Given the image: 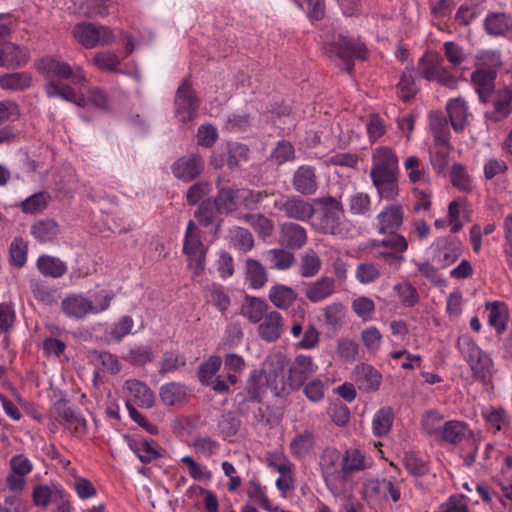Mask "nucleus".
I'll return each instance as SVG.
<instances>
[{
	"label": "nucleus",
	"mask_w": 512,
	"mask_h": 512,
	"mask_svg": "<svg viewBox=\"0 0 512 512\" xmlns=\"http://www.w3.org/2000/svg\"><path fill=\"white\" fill-rule=\"evenodd\" d=\"M33 501L36 506H47L56 503L62 512L68 509V494L57 485H38L33 490Z\"/></svg>",
	"instance_id": "a211bd4d"
},
{
	"label": "nucleus",
	"mask_w": 512,
	"mask_h": 512,
	"mask_svg": "<svg viewBox=\"0 0 512 512\" xmlns=\"http://www.w3.org/2000/svg\"><path fill=\"white\" fill-rule=\"evenodd\" d=\"M368 468L365 463V456L358 449L347 450L343 456L342 476L344 478V492L347 489L349 478L356 472Z\"/></svg>",
	"instance_id": "7c9ffc66"
},
{
	"label": "nucleus",
	"mask_w": 512,
	"mask_h": 512,
	"mask_svg": "<svg viewBox=\"0 0 512 512\" xmlns=\"http://www.w3.org/2000/svg\"><path fill=\"white\" fill-rule=\"evenodd\" d=\"M159 397L165 406L181 405L187 397V387L179 382H169L160 387Z\"/></svg>",
	"instance_id": "2f4dec72"
},
{
	"label": "nucleus",
	"mask_w": 512,
	"mask_h": 512,
	"mask_svg": "<svg viewBox=\"0 0 512 512\" xmlns=\"http://www.w3.org/2000/svg\"><path fill=\"white\" fill-rule=\"evenodd\" d=\"M446 109L454 130H463L471 117L467 102L463 98H455L447 103Z\"/></svg>",
	"instance_id": "c85d7f7f"
},
{
	"label": "nucleus",
	"mask_w": 512,
	"mask_h": 512,
	"mask_svg": "<svg viewBox=\"0 0 512 512\" xmlns=\"http://www.w3.org/2000/svg\"><path fill=\"white\" fill-rule=\"evenodd\" d=\"M199 101L196 98L189 80L184 79L175 96V114L180 122L188 123L197 115Z\"/></svg>",
	"instance_id": "ddd939ff"
},
{
	"label": "nucleus",
	"mask_w": 512,
	"mask_h": 512,
	"mask_svg": "<svg viewBox=\"0 0 512 512\" xmlns=\"http://www.w3.org/2000/svg\"><path fill=\"white\" fill-rule=\"evenodd\" d=\"M203 158L196 154L177 159L171 166L172 174L183 182H190L200 176L204 170Z\"/></svg>",
	"instance_id": "dca6fc26"
},
{
	"label": "nucleus",
	"mask_w": 512,
	"mask_h": 512,
	"mask_svg": "<svg viewBox=\"0 0 512 512\" xmlns=\"http://www.w3.org/2000/svg\"><path fill=\"white\" fill-rule=\"evenodd\" d=\"M266 464L270 469L277 471L280 475L292 474L293 463L281 452L274 451L267 454Z\"/></svg>",
	"instance_id": "680f3d73"
},
{
	"label": "nucleus",
	"mask_w": 512,
	"mask_h": 512,
	"mask_svg": "<svg viewBox=\"0 0 512 512\" xmlns=\"http://www.w3.org/2000/svg\"><path fill=\"white\" fill-rule=\"evenodd\" d=\"M324 322L328 327L338 329L344 322L346 309L341 302H333L322 308Z\"/></svg>",
	"instance_id": "5fc2aeb1"
},
{
	"label": "nucleus",
	"mask_w": 512,
	"mask_h": 512,
	"mask_svg": "<svg viewBox=\"0 0 512 512\" xmlns=\"http://www.w3.org/2000/svg\"><path fill=\"white\" fill-rule=\"evenodd\" d=\"M318 370L312 356L298 354L289 365L288 383L292 389H299Z\"/></svg>",
	"instance_id": "4468645a"
},
{
	"label": "nucleus",
	"mask_w": 512,
	"mask_h": 512,
	"mask_svg": "<svg viewBox=\"0 0 512 512\" xmlns=\"http://www.w3.org/2000/svg\"><path fill=\"white\" fill-rule=\"evenodd\" d=\"M477 68L471 75L476 91L482 101H486L494 87L496 70L501 65L500 54L496 51H484L477 57Z\"/></svg>",
	"instance_id": "39448f33"
},
{
	"label": "nucleus",
	"mask_w": 512,
	"mask_h": 512,
	"mask_svg": "<svg viewBox=\"0 0 512 512\" xmlns=\"http://www.w3.org/2000/svg\"><path fill=\"white\" fill-rule=\"evenodd\" d=\"M44 90L49 98H61L67 102L74 103L79 107L93 105L98 108H105L108 103L107 95L101 89L92 88L85 96L60 80H49L45 84Z\"/></svg>",
	"instance_id": "20e7f679"
},
{
	"label": "nucleus",
	"mask_w": 512,
	"mask_h": 512,
	"mask_svg": "<svg viewBox=\"0 0 512 512\" xmlns=\"http://www.w3.org/2000/svg\"><path fill=\"white\" fill-rule=\"evenodd\" d=\"M32 84V77L27 72L7 73L0 76V87L3 90L22 91Z\"/></svg>",
	"instance_id": "58836bf2"
},
{
	"label": "nucleus",
	"mask_w": 512,
	"mask_h": 512,
	"mask_svg": "<svg viewBox=\"0 0 512 512\" xmlns=\"http://www.w3.org/2000/svg\"><path fill=\"white\" fill-rule=\"evenodd\" d=\"M394 421V412L391 407L379 409L372 419V431L374 436L383 437L389 433Z\"/></svg>",
	"instance_id": "ea45409f"
},
{
	"label": "nucleus",
	"mask_w": 512,
	"mask_h": 512,
	"mask_svg": "<svg viewBox=\"0 0 512 512\" xmlns=\"http://www.w3.org/2000/svg\"><path fill=\"white\" fill-rule=\"evenodd\" d=\"M321 265L322 263L317 253L309 249L301 255L299 274L305 278L314 277L321 270Z\"/></svg>",
	"instance_id": "603ef678"
},
{
	"label": "nucleus",
	"mask_w": 512,
	"mask_h": 512,
	"mask_svg": "<svg viewBox=\"0 0 512 512\" xmlns=\"http://www.w3.org/2000/svg\"><path fill=\"white\" fill-rule=\"evenodd\" d=\"M268 296L272 304L282 310L288 309L297 299L296 291L283 284L272 286Z\"/></svg>",
	"instance_id": "72a5a7b5"
},
{
	"label": "nucleus",
	"mask_w": 512,
	"mask_h": 512,
	"mask_svg": "<svg viewBox=\"0 0 512 512\" xmlns=\"http://www.w3.org/2000/svg\"><path fill=\"white\" fill-rule=\"evenodd\" d=\"M284 329L285 319L282 314L276 310H271L259 322L257 333L264 342L273 343L282 337Z\"/></svg>",
	"instance_id": "f3484780"
},
{
	"label": "nucleus",
	"mask_w": 512,
	"mask_h": 512,
	"mask_svg": "<svg viewBox=\"0 0 512 512\" xmlns=\"http://www.w3.org/2000/svg\"><path fill=\"white\" fill-rule=\"evenodd\" d=\"M401 485L402 480L395 477L368 479L363 484L362 496L368 503H397L401 499Z\"/></svg>",
	"instance_id": "0eeeda50"
},
{
	"label": "nucleus",
	"mask_w": 512,
	"mask_h": 512,
	"mask_svg": "<svg viewBox=\"0 0 512 512\" xmlns=\"http://www.w3.org/2000/svg\"><path fill=\"white\" fill-rule=\"evenodd\" d=\"M114 299V293L99 290L92 294L71 293L61 301L63 314L74 320H84L90 315H98L107 311Z\"/></svg>",
	"instance_id": "f03ea898"
},
{
	"label": "nucleus",
	"mask_w": 512,
	"mask_h": 512,
	"mask_svg": "<svg viewBox=\"0 0 512 512\" xmlns=\"http://www.w3.org/2000/svg\"><path fill=\"white\" fill-rule=\"evenodd\" d=\"M484 24L488 34L500 36L512 29V18L505 13H491L487 15Z\"/></svg>",
	"instance_id": "e433bc0d"
},
{
	"label": "nucleus",
	"mask_w": 512,
	"mask_h": 512,
	"mask_svg": "<svg viewBox=\"0 0 512 512\" xmlns=\"http://www.w3.org/2000/svg\"><path fill=\"white\" fill-rule=\"evenodd\" d=\"M91 63L102 72H117L121 65V59L113 51L101 50L94 53Z\"/></svg>",
	"instance_id": "79ce46f5"
},
{
	"label": "nucleus",
	"mask_w": 512,
	"mask_h": 512,
	"mask_svg": "<svg viewBox=\"0 0 512 512\" xmlns=\"http://www.w3.org/2000/svg\"><path fill=\"white\" fill-rule=\"evenodd\" d=\"M481 417L486 427L493 434L506 433L511 425V420L506 410L501 406H486L481 409Z\"/></svg>",
	"instance_id": "aec40b11"
},
{
	"label": "nucleus",
	"mask_w": 512,
	"mask_h": 512,
	"mask_svg": "<svg viewBox=\"0 0 512 512\" xmlns=\"http://www.w3.org/2000/svg\"><path fill=\"white\" fill-rule=\"evenodd\" d=\"M37 70L47 78L72 79V83L79 88L87 83L86 74L81 66L72 67L59 58H42L37 63Z\"/></svg>",
	"instance_id": "1a4fd4ad"
},
{
	"label": "nucleus",
	"mask_w": 512,
	"mask_h": 512,
	"mask_svg": "<svg viewBox=\"0 0 512 512\" xmlns=\"http://www.w3.org/2000/svg\"><path fill=\"white\" fill-rule=\"evenodd\" d=\"M418 70L420 75L428 81H436L451 89L457 86V77L444 66L443 60L437 55L424 53L418 61Z\"/></svg>",
	"instance_id": "9d476101"
},
{
	"label": "nucleus",
	"mask_w": 512,
	"mask_h": 512,
	"mask_svg": "<svg viewBox=\"0 0 512 512\" xmlns=\"http://www.w3.org/2000/svg\"><path fill=\"white\" fill-rule=\"evenodd\" d=\"M315 446V435L312 431L304 430L294 436L289 448L291 454L297 459L305 458Z\"/></svg>",
	"instance_id": "473e14b6"
},
{
	"label": "nucleus",
	"mask_w": 512,
	"mask_h": 512,
	"mask_svg": "<svg viewBox=\"0 0 512 512\" xmlns=\"http://www.w3.org/2000/svg\"><path fill=\"white\" fill-rule=\"evenodd\" d=\"M370 178L380 200L395 201L399 195L398 158L394 151L379 146L372 152Z\"/></svg>",
	"instance_id": "f257e3e1"
},
{
	"label": "nucleus",
	"mask_w": 512,
	"mask_h": 512,
	"mask_svg": "<svg viewBox=\"0 0 512 512\" xmlns=\"http://www.w3.org/2000/svg\"><path fill=\"white\" fill-rule=\"evenodd\" d=\"M28 246L22 238H15L9 248V260L12 265L22 268L27 262Z\"/></svg>",
	"instance_id": "052dcab7"
},
{
	"label": "nucleus",
	"mask_w": 512,
	"mask_h": 512,
	"mask_svg": "<svg viewBox=\"0 0 512 512\" xmlns=\"http://www.w3.org/2000/svg\"><path fill=\"white\" fill-rule=\"evenodd\" d=\"M239 188L235 186H224L219 188L213 203L217 213H230L240 206L238 198Z\"/></svg>",
	"instance_id": "bb28decb"
},
{
	"label": "nucleus",
	"mask_w": 512,
	"mask_h": 512,
	"mask_svg": "<svg viewBox=\"0 0 512 512\" xmlns=\"http://www.w3.org/2000/svg\"><path fill=\"white\" fill-rule=\"evenodd\" d=\"M185 364L186 359L182 354L177 351H167L163 354L159 373L161 375H166L184 367Z\"/></svg>",
	"instance_id": "bf43d9fd"
},
{
	"label": "nucleus",
	"mask_w": 512,
	"mask_h": 512,
	"mask_svg": "<svg viewBox=\"0 0 512 512\" xmlns=\"http://www.w3.org/2000/svg\"><path fill=\"white\" fill-rule=\"evenodd\" d=\"M229 239L231 245L242 252H248L254 246V240L251 233L241 227H233L230 229Z\"/></svg>",
	"instance_id": "4d7b16f0"
},
{
	"label": "nucleus",
	"mask_w": 512,
	"mask_h": 512,
	"mask_svg": "<svg viewBox=\"0 0 512 512\" xmlns=\"http://www.w3.org/2000/svg\"><path fill=\"white\" fill-rule=\"evenodd\" d=\"M247 496L255 504L269 512L273 505L267 495V487L262 485L258 480L252 479L247 486Z\"/></svg>",
	"instance_id": "3c124183"
},
{
	"label": "nucleus",
	"mask_w": 512,
	"mask_h": 512,
	"mask_svg": "<svg viewBox=\"0 0 512 512\" xmlns=\"http://www.w3.org/2000/svg\"><path fill=\"white\" fill-rule=\"evenodd\" d=\"M353 374L357 387L365 392L378 390L382 381V375L369 364L356 365Z\"/></svg>",
	"instance_id": "412c9836"
},
{
	"label": "nucleus",
	"mask_w": 512,
	"mask_h": 512,
	"mask_svg": "<svg viewBox=\"0 0 512 512\" xmlns=\"http://www.w3.org/2000/svg\"><path fill=\"white\" fill-rule=\"evenodd\" d=\"M247 280L254 289L262 288L267 282V274L262 264L254 259L246 261Z\"/></svg>",
	"instance_id": "6e6d98bb"
},
{
	"label": "nucleus",
	"mask_w": 512,
	"mask_h": 512,
	"mask_svg": "<svg viewBox=\"0 0 512 512\" xmlns=\"http://www.w3.org/2000/svg\"><path fill=\"white\" fill-rule=\"evenodd\" d=\"M457 348L467 363L472 362L483 350L468 335H461L457 340Z\"/></svg>",
	"instance_id": "338daca9"
},
{
	"label": "nucleus",
	"mask_w": 512,
	"mask_h": 512,
	"mask_svg": "<svg viewBox=\"0 0 512 512\" xmlns=\"http://www.w3.org/2000/svg\"><path fill=\"white\" fill-rule=\"evenodd\" d=\"M489 311L488 323L498 334H502L507 327L508 312L505 305L501 302H492L487 304Z\"/></svg>",
	"instance_id": "c03bdc74"
},
{
	"label": "nucleus",
	"mask_w": 512,
	"mask_h": 512,
	"mask_svg": "<svg viewBox=\"0 0 512 512\" xmlns=\"http://www.w3.org/2000/svg\"><path fill=\"white\" fill-rule=\"evenodd\" d=\"M317 202L321 207L312 220L313 229L318 233L339 239L347 238L350 228L342 203L331 196L318 199Z\"/></svg>",
	"instance_id": "7ed1b4c3"
},
{
	"label": "nucleus",
	"mask_w": 512,
	"mask_h": 512,
	"mask_svg": "<svg viewBox=\"0 0 512 512\" xmlns=\"http://www.w3.org/2000/svg\"><path fill=\"white\" fill-rule=\"evenodd\" d=\"M267 303L257 297H247L241 307L242 315L251 323H259L268 313Z\"/></svg>",
	"instance_id": "c9c22d12"
},
{
	"label": "nucleus",
	"mask_w": 512,
	"mask_h": 512,
	"mask_svg": "<svg viewBox=\"0 0 512 512\" xmlns=\"http://www.w3.org/2000/svg\"><path fill=\"white\" fill-rule=\"evenodd\" d=\"M444 417L436 410L426 411L421 419V426L423 431L431 437H440Z\"/></svg>",
	"instance_id": "864d4df0"
},
{
	"label": "nucleus",
	"mask_w": 512,
	"mask_h": 512,
	"mask_svg": "<svg viewBox=\"0 0 512 512\" xmlns=\"http://www.w3.org/2000/svg\"><path fill=\"white\" fill-rule=\"evenodd\" d=\"M30 58L29 51L13 43H8L0 49L1 67L15 69L25 66Z\"/></svg>",
	"instance_id": "b1692460"
},
{
	"label": "nucleus",
	"mask_w": 512,
	"mask_h": 512,
	"mask_svg": "<svg viewBox=\"0 0 512 512\" xmlns=\"http://www.w3.org/2000/svg\"><path fill=\"white\" fill-rule=\"evenodd\" d=\"M351 308L362 321L367 322L373 319L375 303L371 298L366 296L357 297L352 301Z\"/></svg>",
	"instance_id": "e2e57ef3"
},
{
	"label": "nucleus",
	"mask_w": 512,
	"mask_h": 512,
	"mask_svg": "<svg viewBox=\"0 0 512 512\" xmlns=\"http://www.w3.org/2000/svg\"><path fill=\"white\" fill-rule=\"evenodd\" d=\"M418 91V86L414 77V69L412 67L406 68L397 85V93L401 100L409 101Z\"/></svg>",
	"instance_id": "de8ad7c7"
},
{
	"label": "nucleus",
	"mask_w": 512,
	"mask_h": 512,
	"mask_svg": "<svg viewBox=\"0 0 512 512\" xmlns=\"http://www.w3.org/2000/svg\"><path fill=\"white\" fill-rule=\"evenodd\" d=\"M403 463L408 473L416 477L423 476L429 471L427 463L413 452L405 454Z\"/></svg>",
	"instance_id": "774afa93"
},
{
	"label": "nucleus",
	"mask_w": 512,
	"mask_h": 512,
	"mask_svg": "<svg viewBox=\"0 0 512 512\" xmlns=\"http://www.w3.org/2000/svg\"><path fill=\"white\" fill-rule=\"evenodd\" d=\"M308 240L306 229L294 222H287L281 226V241L292 249H300Z\"/></svg>",
	"instance_id": "cd10ccee"
},
{
	"label": "nucleus",
	"mask_w": 512,
	"mask_h": 512,
	"mask_svg": "<svg viewBox=\"0 0 512 512\" xmlns=\"http://www.w3.org/2000/svg\"><path fill=\"white\" fill-rule=\"evenodd\" d=\"M72 35L75 41L86 49L110 46L116 40L110 27L92 22L77 23L72 28Z\"/></svg>",
	"instance_id": "423d86ee"
},
{
	"label": "nucleus",
	"mask_w": 512,
	"mask_h": 512,
	"mask_svg": "<svg viewBox=\"0 0 512 512\" xmlns=\"http://www.w3.org/2000/svg\"><path fill=\"white\" fill-rule=\"evenodd\" d=\"M31 234L40 243L53 242L58 238L60 228L54 220H40L31 226Z\"/></svg>",
	"instance_id": "f704fd0d"
},
{
	"label": "nucleus",
	"mask_w": 512,
	"mask_h": 512,
	"mask_svg": "<svg viewBox=\"0 0 512 512\" xmlns=\"http://www.w3.org/2000/svg\"><path fill=\"white\" fill-rule=\"evenodd\" d=\"M499 90L493 99V108L485 113V117L493 122L506 119L512 111L511 102Z\"/></svg>",
	"instance_id": "49530a36"
},
{
	"label": "nucleus",
	"mask_w": 512,
	"mask_h": 512,
	"mask_svg": "<svg viewBox=\"0 0 512 512\" xmlns=\"http://www.w3.org/2000/svg\"><path fill=\"white\" fill-rule=\"evenodd\" d=\"M51 200V196L48 192L41 191L34 193L33 195L24 199L18 207L24 214H39L42 213L47 207Z\"/></svg>",
	"instance_id": "4c0bfd02"
},
{
	"label": "nucleus",
	"mask_w": 512,
	"mask_h": 512,
	"mask_svg": "<svg viewBox=\"0 0 512 512\" xmlns=\"http://www.w3.org/2000/svg\"><path fill=\"white\" fill-rule=\"evenodd\" d=\"M128 445L142 463H150L160 456L152 441L129 440Z\"/></svg>",
	"instance_id": "8fccbe9b"
},
{
	"label": "nucleus",
	"mask_w": 512,
	"mask_h": 512,
	"mask_svg": "<svg viewBox=\"0 0 512 512\" xmlns=\"http://www.w3.org/2000/svg\"><path fill=\"white\" fill-rule=\"evenodd\" d=\"M293 186L303 195H312L317 190L315 168L307 165L300 166L294 173Z\"/></svg>",
	"instance_id": "a878e982"
},
{
	"label": "nucleus",
	"mask_w": 512,
	"mask_h": 512,
	"mask_svg": "<svg viewBox=\"0 0 512 512\" xmlns=\"http://www.w3.org/2000/svg\"><path fill=\"white\" fill-rule=\"evenodd\" d=\"M403 223L404 207L397 202L385 205L376 216V230L381 235L397 232Z\"/></svg>",
	"instance_id": "2eb2a0df"
},
{
	"label": "nucleus",
	"mask_w": 512,
	"mask_h": 512,
	"mask_svg": "<svg viewBox=\"0 0 512 512\" xmlns=\"http://www.w3.org/2000/svg\"><path fill=\"white\" fill-rule=\"evenodd\" d=\"M226 151L228 154L226 163L230 170L238 169L243 163L247 162L249 159V149L244 144L237 142H229L227 143Z\"/></svg>",
	"instance_id": "09e8293b"
},
{
	"label": "nucleus",
	"mask_w": 512,
	"mask_h": 512,
	"mask_svg": "<svg viewBox=\"0 0 512 512\" xmlns=\"http://www.w3.org/2000/svg\"><path fill=\"white\" fill-rule=\"evenodd\" d=\"M247 394L251 400L259 401L265 392L264 371L253 370L247 383Z\"/></svg>",
	"instance_id": "0e129e2a"
},
{
	"label": "nucleus",
	"mask_w": 512,
	"mask_h": 512,
	"mask_svg": "<svg viewBox=\"0 0 512 512\" xmlns=\"http://www.w3.org/2000/svg\"><path fill=\"white\" fill-rule=\"evenodd\" d=\"M183 253L188 258L189 267L200 274L205 268L207 248L201 241V232L193 221H189L186 228Z\"/></svg>",
	"instance_id": "f8f14e48"
},
{
	"label": "nucleus",
	"mask_w": 512,
	"mask_h": 512,
	"mask_svg": "<svg viewBox=\"0 0 512 512\" xmlns=\"http://www.w3.org/2000/svg\"><path fill=\"white\" fill-rule=\"evenodd\" d=\"M281 210L288 218L299 221H307L315 214L312 202L300 198L299 196H291L283 203Z\"/></svg>",
	"instance_id": "4be33fe9"
},
{
	"label": "nucleus",
	"mask_w": 512,
	"mask_h": 512,
	"mask_svg": "<svg viewBox=\"0 0 512 512\" xmlns=\"http://www.w3.org/2000/svg\"><path fill=\"white\" fill-rule=\"evenodd\" d=\"M221 364V358L216 355L211 356L207 361L202 363L198 370L200 382L206 386L212 385L214 376L220 370Z\"/></svg>",
	"instance_id": "13d9d810"
},
{
	"label": "nucleus",
	"mask_w": 512,
	"mask_h": 512,
	"mask_svg": "<svg viewBox=\"0 0 512 512\" xmlns=\"http://www.w3.org/2000/svg\"><path fill=\"white\" fill-rule=\"evenodd\" d=\"M432 262L441 269L454 264L463 252L462 242L454 236L436 238L428 248Z\"/></svg>",
	"instance_id": "9b49d317"
},
{
	"label": "nucleus",
	"mask_w": 512,
	"mask_h": 512,
	"mask_svg": "<svg viewBox=\"0 0 512 512\" xmlns=\"http://www.w3.org/2000/svg\"><path fill=\"white\" fill-rule=\"evenodd\" d=\"M343 456L335 448H327L320 457V467L327 489L335 497L344 494V478L342 476Z\"/></svg>",
	"instance_id": "6e6552de"
},
{
	"label": "nucleus",
	"mask_w": 512,
	"mask_h": 512,
	"mask_svg": "<svg viewBox=\"0 0 512 512\" xmlns=\"http://www.w3.org/2000/svg\"><path fill=\"white\" fill-rule=\"evenodd\" d=\"M58 414L65 420L71 429L77 434H84L87 430V421L84 416L67 406L66 404H59L57 406Z\"/></svg>",
	"instance_id": "37998d69"
},
{
	"label": "nucleus",
	"mask_w": 512,
	"mask_h": 512,
	"mask_svg": "<svg viewBox=\"0 0 512 512\" xmlns=\"http://www.w3.org/2000/svg\"><path fill=\"white\" fill-rule=\"evenodd\" d=\"M330 52L335 53L339 58L345 60L348 58L364 60L366 58L367 49L363 43L340 35L337 43L330 44Z\"/></svg>",
	"instance_id": "5701e85b"
},
{
	"label": "nucleus",
	"mask_w": 512,
	"mask_h": 512,
	"mask_svg": "<svg viewBox=\"0 0 512 512\" xmlns=\"http://www.w3.org/2000/svg\"><path fill=\"white\" fill-rule=\"evenodd\" d=\"M124 391L133 398V401L140 407L151 408L154 405V393L142 381L129 379L124 383Z\"/></svg>",
	"instance_id": "393cba45"
},
{
	"label": "nucleus",
	"mask_w": 512,
	"mask_h": 512,
	"mask_svg": "<svg viewBox=\"0 0 512 512\" xmlns=\"http://www.w3.org/2000/svg\"><path fill=\"white\" fill-rule=\"evenodd\" d=\"M263 255L269 261L270 268L276 270H288L295 262L294 254L281 248L267 250Z\"/></svg>",
	"instance_id": "a19ab883"
},
{
	"label": "nucleus",
	"mask_w": 512,
	"mask_h": 512,
	"mask_svg": "<svg viewBox=\"0 0 512 512\" xmlns=\"http://www.w3.org/2000/svg\"><path fill=\"white\" fill-rule=\"evenodd\" d=\"M468 432L466 423L458 420H451L444 423L440 438L450 444H457L465 439Z\"/></svg>",
	"instance_id": "a18cd8bd"
},
{
	"label": "nucleus",
	"mask_w": 512,
	"mask_h": 512,
	"mask_svg": "<svg viewBox=\"0 0 512 512\" xmlns=\"http://www.w3.org/2000/svg\"><path fill=\"white\" fill-rule=\"evenodd\" d=\"M303 291L310 302L319 303L330 298L336 292V283L334 278L323 276L306 283Z\"/></svg>",
	"instance_id": "6ab92c4d"
},
{
	"label": "nucleus",
	"mask_w": 512,
	"mask_h": 512,
	"mask_svg": "<svg viewBox=\"0 0 512 512\" xmlns=\"http://www.w3.org/2000/svg\"><path fill=\"white\" fill-rule=\"evenodd\" d=\"M244 220L262 237L270 236L274 230V223L262 214H246Z\"/></svg>",
	"instance_id": "69168bd1"
},
{
	"label": "nucleus",
	"mask_w": 512,
	"mask_h": 512,
	"mask_svg": "<svg viewBox=\"0 0 512 512\" xmlns=\"http://www.w3.org/2000/svg\"><path fill=\"white\" fill-rule=\"evenodd\" d=\"M36 267L44 277L60 278L68 271L67 264L60 258L43 254L36 261Z\"/></svg>",
	"instance_id": "c756f323"
}]
</instances>
